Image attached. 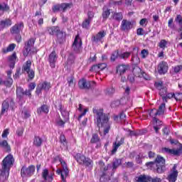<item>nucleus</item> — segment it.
Wrapping results in <instances>:
<instances>
[{"instance_id": "f257e3e1", "label": "nucleus", "mask_w": 182, "mask_h": 182, "mask_svg": "<svg viewBox=\"0 0 182 182\" xmlns=\"http://www.w3.org/2000/svg\"><path fill=\"white\" fill-rule=\"evenodd\" d=\"M92 112L96 114L97 127H104V134L106 135L110 130V122H109V114L103 112V109L93 108Z\"/></svg>"}, {"instance_id": "f03ea898", "label": "nucleus", "mask_w": 182, "mask_h": 182, "mask_svg": "<svg viewBox=\"0 0 182 182\" xmlns=\"http://www.w3.org/2000/svg\"><path fill=\"white\" fill-rule=\"evenodd\" d=\"M14 156L8 155L2 161L1 171L0 169V182H5L9 178V170L14 166Z\"/></svg>"}, {"instance_id": "7ed1b4c3", "label": "nucleus", "mask_w": 182, "mask_h": 182, "mask_svg": "<svg viewBox=\"0 0 182 182\" xmlns=\"http://www.w3.org/2000/svg\"><path fill=\"white\" fill-rule=\"evenodd\" d=\"M146 166L158 174H163L166 171V159L163 156L158 155L154 161L147 162Z\"/></svg>"}, {"instance_id": "20e7f679", "label": "nucleus", "mask_w": 182, "mask_h": 182, "mask_svg": "<svg viewBox=\"0 0 182 182\" xmlns=\"http://www.w3.org/2000/svg\"><path fill=\"white\" fill-rule=\"evenodd\" d=\"M98 164L100 166V171H102V173L100 178V181H110V168H112V165L108 164L107 166H105V162H103L102 161H100Z\"/></svg>"}, {"instance_id": "39448f33", "label": "nucleus", "mask_w": 182, "mask_h": 182, "mask_svg": "<svg viewBox=\"0 0 182 182\" xmlns=\"http://www.w3.org/2000/svg\"><path fill=\"white\" fill-rule=\"evenodd\" d=\"M31 66H32V61L31 60H27L23 65L22 71L23 73H27L28 77L31 80L35 77V71L31 69Z\"/></svg>"}, {"instance_id": "423d86ee", "label": "nucleus", "mask_w": 182, "mask_h": 182, "mask_svg": "<svg viewBox=\"0 0 182 182\" xmlns=\"http://www.w3.org/2000/svg\"><path fill=\"white\" fill-rule=\"evenodd\" d=\"M61 166L63 167V170L58 169L56 171L57 174L61 176V178L63 182H66V177L69 176V169H68V165H66V162L63 160H60Z\"/></svg>"}, {"instance_id": "0eeeda50", "label": "nucleus", "mask_w": 182, "mask_h": 182, "mask_svg": "<svg viewBox=\"0 0 182 182\" xmlns=\"http://www.w3.org/2000/svg\"><path fill=\"white\" fill-rule=\"evenodd\" d=\"M35 173V166L31 165L28 167L23 166L21 170V175L23 178L32 177Z\"/></svg>"}, {"instance_id": "6e6552de", "label": "nucleus", "mask_w": 182, "mask_h": 182, "mask_svg": "<svg viewBox=\"0 0 182 182\" xmlns=\"http://www.w3.org/2000/svg\"><path fill=\"white\" fill-rule=\"evenodd\" d=\"M33 45H35V39L33 38H30L27 43H26L23 49V55L24 58L28 57V55L31 53V50L32 48H33Z\"/></svg>"}, {"instance_id": "1a4fd4ad", "label": "nucleus", "mask_w": 182, "mask_h": 182, "mask_svg": "<svg viewBox=\"0 0 182 182\" xmlns=\"http://www.w3.org/2000/svg\"><path fill=\"white\" fill-rule=\"evenodd\" d=\"M177 177H178V171H177V164H174L167 176V180L169 182H175L177 181Z\"/></svg>"}, {"instance_id": "9d476101", "label": "nucleus", "mask_w": 182, "mask_h": 182, "mask_svg": "<svg viewBox=\"0 0 182 182\" xmlns=\"http://www.w3.org/2000/svg\"><path fill=\"white\" fill-rule=\"evenodd\" d=\"M73 4L72 3H63L61 4H57L53 7V12H59V11H63L65 12L66 9L68 8H72Z\"/></svg>"}, {"instance_id": "9b49d317", "label": "nucleus", "mask_w": 182, "mask_h": 182, "mask_svg": "<svg viewBox=\"0 0 182 182\" xmlns=\"http://www.w3.org/2000/svg\"><path fill=\"white\" fill-rule=\"evenodd\" d=\"M9 104L10 106H14V105H15V102H14V99L8 98L3 102L1 114H4L5 112H8V110H9Z\"/></svg>"}, {"instance_id": "f8f14e48", "label": "nucleus", "mask_w": 182, "mask_h": 182, "mask_svg": "<svg viewBox=\"0 0 182 182\" xmlns=\"http://www.w3.org/2000/svg\"><path fill=\"white\" fill-rule=\"evenodd\" d=\"M50 89V82H43L42 83H40L37 86L36 93V95H41V93L42 92V90H46V92H48V90H49Z\"/></svg>"}, {"instance_id": "ddd939ff", "label": "nucleus", "mask_w": 182, "mask_h": 182, "mask_svg": "<svg viewBox=\"0 0 182 182\" xmlns=\"http://www.w3.org/2000/svg\"><path fill=\"white\" fill-rule=\"evenodd\" d=\"M156 88L159 90V95L162 97H164L167 95V87H164L163 82H158L154 83Z\"/></svg>"}, {"instance_id": "4468645a", "label": "nucleus", "mask_w": 182, "mask_h": 182, "mask_svg": "<svg viewBox=\"0 0 182 182\" xmlns=\"http://www.w3.org/2000/svg\"><path fill=\"white\" fill-rule=\"evenodd\" d=\"M157 70L159 75H166L168 71V64H167V62L161 61L158 65Z\"/></svg>"}, {"instance_id": "2eb2a0df", "label": "nucleus", "mask_w": 182, "mask_h": 182, "mask_svg": "<svg viewBox=\"0 0 182 182\" xmlns=\"http://www.w3.org/2000/svg\"><path fill=\"white\" fill-rule=\"evenodd\" d=\"M80 48H82V40L79 36H77L73 43V49L74 52L79 53V52H80Z\"/></svg>"}, {"instance_id": "dca6fc26", "label": "nucleus", "mask_w": 182, "mask_h": 182, "mask_svg": "<svg viewBox=\"0 0 182 182\" xmlns=\"http://www.w3.org/2000/svg\"><path fill=\"white\" fill-rule=\"evenodd\" d=\"M22 29H23V23L21 22L13 26L10 29V32L11 35H16L21 33Z\"/></svg>"}, {"instance_id": "f3484780", "label": "nucleus", "mask_w": 182, "mask_h": 182, "mask_svg": "<svg viewBox=\"0 0 182 182\" xmlns=\"http://www.w3.org/2000/svg\"><path fill=\"white\" fill-rule=\"evenodd\" d=\"M53 176H55V173L53 172H50L49 173V171L48 169H44L42 173V177L45 181H53Z\"/></svg>"}, {"instance_id": "a211bd4d", "label": "nucleus", "mask_w": 182, "mask_h": 182, "mask_svg": "<svg viewBox=\"0 0 182 182\" xmlns=\"http://www.w3.org/2000/svg\"><path fill=\"white\" fill-rule=\"evenodd\" d=\"M133 28V23L132 21L124 19L121 23V31H127Z\"/></svg>"}, {"instance_id": "6ab92c4d", "label": "nucleus", "mask_w": 182, "mask_h": 182, "mask_svg": "<svg viewBox=\"0 0 182 182\" xmlns=\"http://www.w3.org/2000/svg\"><path fill=\"white\" fill-rule=\"evenodd\" d=\"M106 36V31H101L98 32L95 36H93L92 37V42H95V43H97V42H100Z\"/></svg>"}, {"instance_id": "aec40b11", "label": "nucleus", "mask_w": 182, "mask_h": 182, "mask_svg": "<svg viewBox=\"0 0 182 182\" xmlns=\"http://www.w3.org/2000/svg\"><path fill=\"white\" fill-rule=\"evenodd\" d=\"M56 60H58V55H56V52L53 51L50 55L48 58V61L50 63V66L51 68H55Z\"/></svg>"}, {"instance_id": "412c9836", "label": "nucleus", "mask_w": 182, "mask_h": 182, "mask_svg": "<svg viewBox=\"0 0 182 182\" xmlns=\"http://www.w3.org/2000/svg\"><path fill=\"white\" fill-rule=\"evenodd\" d=\"M12 20L10 18H5L4 20L0 21V31H4L5 28H9V26H11Z\"/></svg>"}, {"instance_id": "4be33fe9", "label": "nucleus", "mask_w": 182, "mask_h": 182, "mask_svg": "<svg viewBox=\"0 0 182 182\" xmlns=\"http://www.w3.org/2000/svg\"><path fill=\"white\" fill-rule=\"evenodd\" d=\"M117 73H119V76H123L127 70H129V65H119L117 66Z\"/></svg>"}, {"instance_id": "5701e85b", "label": "nucleus", "mask_w": 182, "mask_h": 182, "mask_svg": "<svg viewBox=\"0 0 182 182\" xmlns=\"http://www.w3.org/2000/svg\"><path fill=\"white\" fill-rule=\"evenodd\" d=\"M90 143H92V144H95L97 143V146H96L97 149H99V147L102 146L100 144V137H99V135L97 134H92Z\"/></svg>"}, {"instance_id": "b1692460", "label": "nucleus", "mask_w": 182, "mask_h": 182, "mask_svg": "<svg viewBox=\"0 0 182 182\" xmlns=\"http://www.w3.org/2000/svg\"><path fill=\"white\" fill-rule=\"evenodd\" d=\"M57 36V42H58V43H63V42H65V39H66V33L60 31V29L59 30V31L56 33Z\"/></svg>"}, {"instance_id": "393cba45", "label": "nucleus", "mask_w": 182, "mask_h": 182, "mask_svg": "<svg viewBox=\"0 0 182 182\" xmlns=\"http://www.w3.org/2000/svg\"><path fill=\"white\" fill-rule=\"evenodd\" d=\"M80 89H85L89 90V81L85 79H82L78 82Z\"/></svg>"}, {"instance_id": "a878e982", "label": "nucleus", "mask_w": 182, "mask_h": 182, "mask_svg": "<svg viewBox=\"0 0 182 182\" xmlns=\"http://www.w3.org/2000/svg\"><path fill=\"white\" fill-rule=\"evenodd\" d=\"M43 143V139L41 138V136L36 135L33 139V144L36 147H41L42 146V144Z\"/></svg>"}, {"instance_id": "bb28decb", "label": "nucleus", "mask_w": 182, "mask_h": 182, "mask_svg": "<svg viewBox=\"0 0 182 182\" xmlns=\"http://www.w3.org/2000/svg\"><path fill=\"white\" fill-rule=\"evenodd\" d=\"M124 143V138H121L120 141L118 142H114L113 146V149L112 151V153L114 154V153H116L117 151V149Z\"/></svg>"}, {"instance_id": "cd10ccee", "label": "nucleus", "mask_w": 182, "mask_h": 182, "mask_svg": "<svg viewBox=\"0 0 182 182\" xmlns=\"http://www.w3.org/2000/svg\"><path fill=\"white\" fill-rule=\"evenodd\" d=\"M166 110V103H162L158 109L155 112V116H161L164 114V111Z\"/></svg>"}, {"instance_id": "c85d7f7f", "label": "nucleus", "mask_w": 182, "mask_h": 182, "mask_svg": "<svg viewBox=\"0 0 182 182\" xmlns=\"http://www.w3.org/2000/svg\"><path fill=\"white\" fill-rule=\"evenodd\" d=\"M37 113L38 114H42V113H45L46 114L49 113V107H48L47 105H42L37 109Z\"/></svg>"}, {"instance_id": "c756f323", "label": "nucleus", "mask_w": 182, "mask_h": 182, "mask_svg": "<svg viewBox=\"0 0 182 182\" xmlns=\"http://www.w3.org/2000/svg\"><path fill=\"white\" fill-rule=\"evenodd\" d=\"M16 61V53H14L9 57V62L10 63V68L14 69L15 68V62Z\"/></svg>"}, {"instance_id": "7c9ffc66", "label": "nucleus", "mask_w": 182, "mask_h": 182, "mask_svg": "<svg viewBox=\"0 0 182 182\" xmlns=\"http://www.w3.org/2000/svg\"><path fill=\"white\" fill-rule=\"evenodd\" d=\"M74 159L77 161V163H79V164H83V163H85V160H86V156L80 154H77L74 156Z\"/></svg>"}, {"instance_id": "2f4dec72", "label": "nucleus", "mask_w": 182, "mask_h": 182, "mask_svg": "<svg viewBox=\"0 0 182 182\" xmlns=\"http://www.w3.org/2000/svg\"><path fill=\"white\" fill-rule=\"evenodd\" d=\"M59 27L58 26H51L47 27L46 31L48 32L49 35H55L59 32Z\"/></svg>"}, {"instance_id": "473e14b6", "label": "nucleus", "mask_w": 182, "mask_h": 182, "mask_svg": "<svg viewBox=\"0 0 182 182\" xmlns=\"http://www.w3.org/2000/svg\"><path fill=\"white\" fill-rule=\"evenodd\" d=\"M12 85H14V80L12 77H6V80L3 81V86L6 87H12Z\"/></svg>"}, {"instance_id": "72a5a7b5", "label": "nucleus", "mask_w": 182, "mask_h": 182, "mask_svg": "<svg viewBox=\"0 0 182 182\" xmlns=\"http://www.w3.org/2000/svg\"><path fill=\"white\" fill-rule=\"evenodd\" d=\"M0 147L5 149V151H11V146L8 144V141L6 140L0 141Z\"/></svg>"}, {"instance_id": "f704fd0d", "label": "nucleus", "mask_w": 182, "mask_h": 182, "mask_svg": "<svg viewBox=\"0 0 182 182\" xmlns=\"http://www.w3.org/2000/svg\"><path fill=\"white\" fill-rule=\"evenodd\" d=\"M16 96L17 98L21 100L23 96H25V91L23 90V88L21 87H17L16 88Z\"/></svg>"}, {"instance_id": "c9c22d12", "label": "nucleus", "mask_w": 182, "mask_h": 182, "mask_svg": "<svg viewBox=\"0 0 182 182\" xmlns=\"http://www.w3.org/2000/svg\"><path fill=\"white\" fill-rule=\"evenodd\" d=\"M122 165V159H116L112 162V171H116L117 168Z\"/></svg>"}, {"instance_id": "e433bc0d", "label": "nucleus", "mask_w": 182, "mask_h": 182, "mask_svg": "<svg viewBox=\"0 0 182 182\" xmlns=\"http://www.w3.org/2000/svg\"><path fill=\"white\" fill-rule=\"evenodd\" d=\"M59 107H60V112L63 117H64V119H65V121L69 120V112L66 111V109H63L62 105H60Z\"/></svg>"}, {"instance_id": "4c0bfd02", "label": "nucleus", "mask_w": 182, "mask_h": 182, "mask_svg": "<svg viewBox=\"0 0 182 182\" xmlns=\"http://www.w3.org/2000/svg\"><path fill=\"white\" fill-rule=\"evenodd\" d=\"M15 48H16V44L11 43L6 48H3L2 52L4 53H8V52H12Z\"/></svg>"}, {"instance_id": "58836bf2", "label": "nucleus", "mask_w": 182, "mask_h": 182, "mask_svg": "<svg viewBox=\"0 0 182 182\" xmlns=\"http://www.w3.org/2000/svg\"><path fill=\"white\" fill-rule=\"evenodd\" d=\"M0 11H2V12H9L10 7L8 5V4H6V3L1 4L0 3Z\"/></svg>"}, {"instance_id": "ea45409f", "label": "nucleus", "mask_w": 182, "mask_h": 182, "mask_svg": "<svg viewBox=\"0 0 182 182\" xmlns=\"http://www.w3.org/2000/svg\"><path fill=\"white\" fill-rule=\"evenodd\" d=\"M119 56H120V54H119V50L114 51L112 53L111 57H110L111 62H114L116 60V59L119 58Z\"/></svg>"}, {"instance_id": "a19ab883", "label": "nucleus", "mask_w": 182, "mask_h": 182, "mask_svg": "<svg viewBox=\"0 0 182 182\" xmlns=\"http://www.w3.org/2000/svg\"><path fill=\"white\" fill-rule=\"evenodd\" d=\"M163 151H165V153H167L168 154H173V156H177V151L176 149H168V148H164Z\"/></svg>"}, {"instance_id": "79ce46f5", "label": "nucleus", "mask_w": 182, "mask_h": 182, "mask_svg": "<svg viewBox=\"0 0 182 182\" xmlns=\"http://www.w3.org/2000/svg\"><path fill=\"white\" fill-rule=\"evenodd\" d=\"M82 164H84V166H86L87 167H90V168L93 167V161L89 158H85V160L84 161Z\"/></svg>"}, {"instance_id": "37998d69", "label": "nucleus", "mask_w": 182, "mask_h": 182, "mask_svg": "<svg viewBox=\"0 0 182 182\" xmlns=\"http://www.w3.org/2000/svg\"><path fill=\"white\" fill-rule=\"evenodd\" d=\"M149 176L141 175L138 177L137 181L138 182H148V181H149Z\"/></svg>"}, {"instance_id": "c03bdc74", "label": "nucleus", "mask_w": 182, "mask_h": 182, "mask_svg": "<svg viewBox=\"0 0 182 182\" xmlns=\"http://www.w3.org/2000/svg\"><path fill=\"white\" fill-rule=\"evenodd\" d=\"M113 19L117 21L118 22H120V21L123 19V14L122 13H115L113 15Z\"/></svg>"}, {"instance_id": "a18cd8bd", "label": "nucleus", "mask_w": 182, "mask_h": 182, "mask_svg": "<svg viewBox=\"0 0 182 182\" xmlns=\"http://www.w3.org/2000/svg\"><path fill=\"white\" fill-rule=\"evenodd\" d=\"M75 59H76V57H75V55L73 53H70L68 58V65H73V63H75Z\"/></svg>"}, {"instance_id": "49530a36", "label": "nucleus", "mask_w": 182, "mask_h": 182, "mask_svg": "<svg viewBox=\"0 0 182 182\" xmlns=\"http://www.w3.org/2000/svg\"><path fill=\"white\" fill-rule=\"evenodd\" d=\"M90 22H92L90 20H88L87 18H86L82 24V28H85V29H88V28L90 26Z\"/></svg>"}, {"instance_id": "de8ad7c7", "label": "nucleus", "mask_w": 182, "mask_h": 182, "mask_svg": "<svg viewBox=\"0 0 182 182\" xmlns=\"http://www.w3.org/2000/svg\"><path fill=\"white\" fill-rule=\"evenodd\" d=\"M132 55L130 52H125L123 53L119 54L120 59H128V58Z\"/></svg>"}, {"instance_id": "09e8293b", "label": "nucleus", "mask_w": 182, "mask_h": 182, "mask_svg": "<svg viewBox=\"0 0 182 182\" xmlns=\"http://www.w3.org/2000/svg\"><path fill=\"white\" fill-rule=\"evenodd\" d=\"M68 121H66V119H64V120H63L62 119H60L58 120H57L56 124H58V126H60V127H65V124Z\"/></svg>"}, {"instance_id": "8fccbe9b", "label": "nucleus", "mask_w": 182, "mask_h": 182, "mask_svg": "<svg viewBox=\"0 0 182 182\" xmlns=\"http://www.w3.org/2000/svg\"><path fill=\"white\" fill-rule=\"evenodd\" d=\"M114 88L109 87L107 88V90H105V94L107 95L108 96H112V95H114Z\"/></svg>"}, {"instance_id": "3c124183", "label": "nucleus", "mask_w": 182, "mask_h": 182, "mask_svg": "<svg viewBox=\"0 0 182 182\" xmlns=\"http://www.w3.org/2000/svg\"><path fill=\"white\" fill-rule=\"evenodd\" d=\"M143 159V154H139L136 156V161L138 164H141V163H143L142 161Z\"/></svg>"}, {"instance_id": "603ef678", "label": "nucleus", "mask_w": 182, "mask_h": 182, "mask_svg": "<svg viewBox=\"0 0 182 182\" xmlns=\"http://www.w3.org/2000/svg\"><path fill=\"white\" fill-rule=\"evenodd\" d=\"M109 16H110V10H109V9L104 10L102 12L103 18L107 19V18H109Z\"/></svg>"}, {"instance_id": "864d4df0", "label": "nucleus", "mask_w": 182, "mask_h": 182, "mask_svg": "<svg viewBox=\"0 0 182 182\" xmlns=\"http://www.w3.org/2000/svg\"><path fill=\"white\" fill-rule=\"evenodd\" d=\"M90 72H100L99 65H95L90 69Z\"/></svg>"}, {"instance_id": "5fc2aeb1", "label": "nucleus", "mask_w": 182, "mask_h": 182, "mask_svg": "<svg viewBox=\"0 0 182 182\" xmlns=\"http://www.w3.org/2000/svg\"><path fill=\"white\" fill-rule=\"evenodd\" d=\"M14 35H16L15 39L17 43H21V42L22 41V36H21V33L18 34H14Z\"/></svg>"}, {"instance_id": "6e6d98bb", "label": "nucleus", "mask_w": 182, "mask_h": 182, "mask_svg": "<svg viewBox=\"0 0 182 182\" xmlns=\"http://www.w3.org/2000/svg\"><path fill=\"white\" fill-rule=\"evenodd\" d=\"M121 101L120 100H116L112 102L111 107H119L120 106Z\"/></svg>"}, {"instance_id": "4d7b16f0", "label": "nucleus", "mask_w": 182, "mask_h": 182, "mask_svg": "<svg viewBox=\"0 0 182 182\" xmlns=\"http://www.w3.org/2000/svg\"><path fill=\"white\" fill-rule=\"evenodd\" d=\"M141 55L144 59L145 58H147V56L149 55V50H147L146 49L142 50L141 52Z\"/></svg>"}, {"instance_id": "13d9d810", "label": "nucleus", "mask_w": 182, "mask_h": 182, "mask_svg": "<svg viewBox=\"0 0 182 182\" xmlns=\"http://www.w3.org/2000/svg\"><path fill=\"white\" fill-rule=\"evenodd\" d=\"M166 45H167V41H166V40H161L159 43V47L162 49L166 48Z\"/></svg>"}, {"instance_id": "bf43d9fd", "label": "nucleus", "mask_w": 182, "mask_h": 182, "mask_svg": "<svg viewBox=\"0 0 182 182\" xmlns=\"http://www.w3.org/2000/svg\"><path fill=\"white\" fill-rule=\"evenodd\" d=\"M150 182H161V178H151V176H149V177Z\"/></svg>"}, {"instance_id": "052dcab7", "label": "nucleus", "mask_w": 182, "mask_h": 182, "mask_svg": "<svg viewBox=\"0 0 182 182\" xmlns=\"http://www.w3.org/2000/svg\"><path fill=\"white\" fill-rule=\"evenodd\" d=\"M136 35H138L139 36L144 35V29H143L142 28H137Z\"/></svg>"}, {"instance_id": "680f3d73", "label": "nucleus", "mask_w": 182, "mask_h": 182, "mask_svg": "<svg viewBox=\"0 0 182 182\" xmlns=\"http://www.w3.org/2000/svg\"><path fill=\"white\" fill-rule=\"evenodd\" d=\"M176 22H178L179 25L182 26V17L181 15H177L175 19Z\"/></svg>"}, {"instance_id": "e2e57ef3", "label": "nucleus", "mask_w": 182, "mask_h": 182, "mask_svg": "<svg viewBox=\"0 0 182 182\" xmlns=\"http://www.w3.org/2000/svg\"><path fill=\"white\" fill-rule=\"evenodd\" d=\"M176 156H182V144H180L179 147L176 149Z\"/></svg>"}, {"instance_id": "0e129e2a", "label": "nucleus", "mask_w": 182, "mask_h": 182, "mask_svg": "<svg viewBox=\"0 0 182 182\" xmlns=\"http://www.w3.org/2000/svg\"><path fill=\"white\" fill-rule=\"evenodd\" d=\"M119 119L122 122H126V114L124 112L119 114Z\"/></svg>"}, {"instance_id": "69168bd1", "label": "nucleus", "mask_w": 182, "mask_h": 182, "mask_svg": "<svg viewBox=\"0 0 182 182\" xmlns=\"http://www.w3.org/2000/svg\"><path fill=\"white\" fill-rule=\"evenodd\" d=\"M127 80H129V82H130L131 83H134V75H133V74H129V75H128Z\"/></svg>"}, {"instance_id": "338daca9", "label": "nucleus", "mask_w": 182, "mask_h": 182, "mask_svg": "<svg viewBox=\"0 0 182 182\" xmlns=\"http://www.w3.org/2000/svg\"><path fill=\"white\" fill-rule=\"evenodd\" d=\"M175 73H178L180 70H182V65H177L173 68Z\"/></svg>"}, {"instance_id": "774afa93", "label": "nucleus", "mask_w": 182, "mask_h": 182, "mask_svg": "<svg viewBox=\"0 0 182 182\" xmlns=\"http://www.w3.org/2000/svg\"><path fill=\"white\" fill-rule=\"evenodd\" d=\"M68 82L69 84V86H73L74 82H73V77L70 76V77L68 78Z\"/></svg>"}]
</instances>
